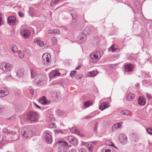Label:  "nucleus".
<instances>
[{
  "label": "nucleus",
  "mask_w": 152,
  "mask_h": 152,
  "mask_svg": "<svg viewBox=\"0 0 152 152\" xmlns=\"http://www.w3.org/2000/svg\"><path fill=\"white\" fill-rule=\"evenodd\" d=\"M30 93L32 95H33V93L34 92V90L32 89H29Z\"/></svg>",
  "instance_id": "53"
},
{
  "label": "nucleus",
  "mask_w": 152,
  "mask_h": 152,
  "mask_svg": "<svg viewBox=\"0 0 152 152\" xmlns=\"http://www.w3.org/2000/svg\"><path fill=\"white\" fill-rule=\"evenodd\" d=\"M90 29L88 27H85L83 29L82 33V34H83L87 35L90 32Z\"/></svg>",
  "instance_id": "28"
},
{
  "label": "nucleus",
  "mask_w": 152,
  "mask_h": 152,
  "mask_svg": "<svg viewBox=\"0 0 152 152\" xmlns=\"http://www.w3.org/2000/svg\"><path fill=\"white\" fill-rule=\"evenodd\" d=\"M105 143L107 145L116 148V147H115L114 146V145L113 144L111 140H106V141Z\"/></svg>",
  "instance_id": "32"
},
{
  "label": "nucleus",
  "mask_w": 152,
  "mask_h": 152,
  "mask_svg": "<svg viewBox=\"0 0 152 152\" xmlns=\"http://www.w3.org/2000/svg\"><path fill=\"white\" fill-rule=\"evenodd\" d=\"M51 44L52 45H56L57 43V39L55 37H53L51 39Z\"/></svg>",
  "instance_id": "35"
},
{
  "label": "nucleus",
  "mask_w": 152,
  "mask_h": 152,
  "mask_svg": "<svg viewBox=\"0 0 152 152\" xmlns=\"http://www.w3.org/2000/svg\"><path fill=\"white\" fill-rule=\"evenodd\" d=\"M35 105L38 108H39V109H40V107L37 104H36L35 103Z\"/></svg>",
  "instance_id": "57"
},
{
  "label": "nucleus",
  "mask_w": 152,
  "mask_h": 152,
  "mask_svg": "<svg viewBox=\"0 0 152 152\" xmlns=\"http://www.w3.org/2000/svg\"><path fill=\"white\" fill-rule=\"evenodd\" d=\"M121 113L123 115L126 116L130 115H131V113L129 111H122Z\"/></svg>",
  "instance_id": "31"
},
{
  "label": "nucleus",
  "mask_w": 152,
  "mask_h": 152,
  "mask_svg": "<svg viewBox=\"0 0 152 152\" xmlns=\"http://www.w3.org/2000/svg\"><path fill=\"white\" fill-rule=\"evenodd\" d=\"M146 96L147 98L148 99H150L151 98V95L148 93H146Z\"/></svg>",
  "instance_id": "50"
},
{
  "label": "nucleus",
  "mask_w": 152,
  "mask_h": 152,
  "mask_svg": "<svg viewBox=\"0 0 152 152\" xmlns=\"http://www.w3.org/2000/svg\"><path fill=\"white\" fill-rule=\"evenodd\" d=\"M76 73L77 71H71L70 74V75L71 77H73L76 74Z\"/></svg>",
  "instance_id": "43"
},
{
  "label": "nucleus",
  "mask_w": 152,
  "mask_h": 152,
  "mask_svg": "<svg viewBox=\"0 0 152 152\" xmlns=\"http://www.w3.org/2000/svg\"><path fill=\"white\" fill-rule=\"evenodd\" d=\"M58 143L60 146L59 150L60 152H66L68 148V145L67 142L65 141H59Z\"/></svg>",
  "instance_id": "3"
},
{
  "label": "nucleus",
  "mask_w": 152,
  "mask_h": 152,
  "mask_svg": "<svg viewBox=\"0 0 152 152\" xmlns=\"http://www.w3.org/2000/svg\"><path fill=\"white\" fill-rule=\"evenodd\" d=\"M37 44L40 47H42L44 45L43 42L39 40H38L37 41Z\"/></svg>",
  "instance_id": "36"
},
{
  "label": "nucleus",
  "mask_w": 152,
  "mask_h": 152,
  "mask_svg": "<svg viewBox=\"0 0 152 152\" xmlns=\"http://www.w3.org/2000/svg\"><path fill=\"white\" fill-rule=\"evenodd\" d=\"M16 21V18L14 16H10L8 17L7 19L8 23L11 25H15Z\"/></svg>",
  "instance_id": "10"
},
{
  "label": "nucleus",
  "mask_w": 152,
  "mask_h": 152,
  "mask_svg": "<svg viewBox=\"0 0 152 152\" xmlns=\"http://www.w3.org/2000/svg\"><path fill=\"white\" fill-rule=\"evenodd\" d=\"M135 97V95L132 93L128 94L126 96V99L128 101H132Z\"/></svg>",
  "instance_id": "25"
},
{
  "label": "nucleus",
  "mask_w": 152,
  "mask_h": 152,
  "mask_svg": "<svg viewBox=\"0 0 152 152\" xmlns=\"http://www.w3.org/2000/svg\"><path fill=\"white\" fill-rule=\"evenodd\" d=\"M81 65H79L75 69L76 70H78L81 67Z\"/></svg>",
  "instance_id": "54"
},
{
  "label": "nucleus",
  "mask_w": 152,
  "mask_h": 152,
  "mask_svg": "<svg viewBox=\"0 0 152 152\" xmlns=\"http://www.w3.org/2000/svg\"><path fill=\"white\" fill-rule=\"evenodd\" d=\"M38 114L33 111L28 112L25 117L26 120H27L29 122L33 123L36 121L38 119Z\"/></svg>",
  "instance_id": "1"
},
{
  "label": "nucleus",
  "mask_w": 152,
  "mask_h": 152,
  "mask_svg": "<svg viewBox=\"0 0 152 152\" xmlns=\"http://www.w3.org/2000/svg\"><path fill=\"white\" fill-rule=\"evenodd\" d=\"M24 52L23 51H21V52L19 54V57L21 58H23L24 57Z\"/></svg>",
  "instance_id": "39"
},
{
  "label": "nucleus",
  "mask_w": 152,
  "mask_h": 152,
  "mask_svg": "<svg viewBox=\"0 0 152 152\" xmlns=\"http://www.w3.org/2000/svg\"><path fill=\"white\" fill-rule=\"evenodd\" d=\"M92 101H87L84 103V105L82 107L83 109H85L86 108L89 107L92 104Z\"/></svg>",
  "instance_id": "23"
},
{
  "label": "nucleus",
  "mask_w": 152,
  "mask_h": 152,
  "mask_svg": "<svg viewBox=\"0 0 152 152\" xmlns=\"http://www.w3.org/2000/svg\"><path fill=\"white\" fill-rule=\"evenodd\" d=\"M1 15V14L0 13V26L4 23V21L2 20Z\"/></svg>",
  "instance_id": "44"
},
{
  "label": "nucleus",
  "mask_w": 152,
  "mask_h": 152,
  "mask_svg": "<svg viewBox=\"0 0 152 152\" xmlns=\"http://www.w3.org/2000/svg\"><path fill=\"white\" fill-rule=\"evenodd\" d=\"M39 102L43 105H48L50 103V100H48L46 97L43 96L39 99Z\"/></svg>",
  "instance_id": "14"
},
{
  "label": "nucleus",
  "mask_w": 152,
  "mask_h": 152,
  "mask_svg": "<svg viewBox=\"0 0 152 152\" xmlns=\"http://www.w3.org/2000/svg\"><path fill=\"white\" fill-rule=\"evenodd\" d=\"M59 115H61L64 114V112L61 110H58L56 112Z\"/></svg>",
  "instance_id": "40"
},
{
  "label": "nucleus",
  "mask_w": 152,
  "mask_h": 152,
  "mask_svg": "<svg viewBox=\"0 0 152 152\" xmlns=\"http://www.w3.org/2000/svg\"><path fill=\"white\" fill-rule=\"evenodd\" d=\"M122 122H121L119 123H117L113 125L112 128V131H115V129L117 128H121L122 127L121 125Z\"/></svg>",
  "instance_id": "21"
},
{
  "label": "nucleus",
  "mask_w": 152,
  "mask_h": 152,
  "mask_svg": "<svg viewBox=\"0 0 152 152\" xmlns=\"http://www.w3.org/2000/svg\"><path fill=\"white\" fill-rule=\"evenodd\" d=\"M97 72L96 70H94L88 72V76L90 77H94L97 74Z\"/></svg>",
  "instance_id": "26"
},
{
  "label": "nucleus",
  "mask_w": 152,
  "mask_h": 152,
  "mask_svg": "<svg viewBox=\"0 0 152 152\" xmlns=\"http://www.w3.org/2000/svg\"><path fill=\"white\" fill-rule=\"evenodd\" d=\"M24 72V71L23 69H20L17 71L16 74L18 77H21L23 76Z\"/></svg>",
  "instance_id": "22"
},
{
  "label": "nucleus",
  "mask_w": 152,
  "mask_h": 152,
  "mask_svg": "<svg viewBox=\"0 0 152 152\" xmlns=\"http://www.w3.org/2000/svg\"><path fill=\"white\" fill-rule=\"evenodd\" d=\"M119 141L123 144H125L127 141V139L126 134H120L118 137Z\"/></svg>",
  "instance_id": "8"
},
{
  "label": "nucleus",
  "mask_w": 152,
  "mask_h": 152,
  "mask_svg": "<svg viewBox=\"0 0 152 152\" xmlns=\"http://www.w3.org/2000/svg\"><path fill=\"white\" fill-rule=\"evenodd\" d=\"M18 15L20 17H24V13L20 12V11H19L18 12Z\"/></svg>",
  "instance_id": "45"
},
{
  "label": "nucleus",
  "mask_w": 152,
  "mask_h": 152,
  "mask_svg": "<svg viewBox=\"0 0 152 152\" xmlns=\"http://www.w3.org/2000/svg\"><path fill=\"white\" fill-rule=\"evenodd\" d=\"M8 90L6 88L0 89V97H3L7 96L9 94Z\"/></svg>",
  "instance_id": "13"
},
{
  "label": "nucleus",
  "mask_w": 152,
  "mask_h": 152,
  "mask_svg": "<svg viewBox=\"0 0 152 152\" xmlns=\"http://www.w3.org/2000/svg\"><path fill=\"white\" fill-rule=\"evenodd\" d=\"M91 118L90 116H86L84 118L85 119H89Z\"/></svg>",
  "instance_id": "56"
},
{
  "label": "nucleus",
  "mask_w": 152,
  "mask_h": 152,
  "mask_svg": "<svg viewBox=\"0 0 152 152\" xmlns=\"http://www.w3.org/2000/svg\"><path fill=\"white\" fill-rule=\"evenodd\" d=\"M21 134L22 137L23 138H30L32 136V133L30 130H28L26 128L21 129Z\"/></svg>",
  "instance_id": "4"
},
{
  "label": "nucleus",
  "mask_w": 152,
  "mask_h": 152,
  "mask_svg": "<svg viewBox=\"0 0 152 152\" xmlns=\"http://www.w3.org/2000/svg\"><path fill=\"white\" fill-rule=\"evenodd\" d=\"M146 131L148 134L152 135V129L151 128L147 129H146Z\"/></svg>",
  "instance_id": "42"
},
{
  "label": "nucleus",
  "mask_w": 152,
  "mask_h": 152,
  "mask_svg": "<svg viewBox=\"0 0 152 152\" xmlns=\"http://www.w3.org/2000/svg\"><path fill=\"white\" fill-rule=\"evenodd\" d=\"M8 134H12L14 135V136L15 137V138H14L13 137V139H14V140H16L18 138V136L16 134V132L14 131H11L9 132Z\"/></svg>",
  "instance_id": "30"
},
{
  "label": "nucleus",
  "mask_w": 152,
  "mask_h": 152,
  "mask_svg": "<svg viewBox=\"0 0 152 152\" xmlns=\"http://www.w3.org/2000/svg\"><path fill=\"white\" fill-rule=\"evenodd\" d=\"M31 78H34L37 83L39 84L41 83L43 81L41 75H40L37 74L34 70L32 69L31 71Z\"/></svg>",
  "instance_id": "5"
},
{
  "label": "nucleus",
  "mask_w": 152,
  "mask_h": 152,
  "mask_svg": "<svg viewBox=\"0 0 152 152\" xmlns=\"http://www.w3.org/2000/svg\"><path fill=\"white\" fill-rule=\"evenodd\" d=\"M10 48L12 51L14 53H16L18 51V48L17 47L14 45H12L10 46Z\"/></svg>",
  "instance_id": "27"
},
{
  "label": "nucleus",
  "mask_w": 152,
  "mask_h": 152,
  "mask_svg": "<svg viewBox=\"0 0 152 152\" xmlns=\"http://www.w3.org/2000/svg\"><path fill=\"white\" fill-rule=\"evenodd\" d=\"M109 106L110 105L108 102H104L100 104V105L99 107V109L101 110L102 111L104 109L108 108Z\"/></svg>",
  "instance_id": "19"
},
{
  "label": "nucleus",
  "mask_w": 152,
  "mask_h": 152,
  "mask_svg": "<svg viewBox=\"0 0 152 152\" xmlns=\"http://www.w3.org/2000/svg\"><path fill=\"white\" fill-rule=\"evenodd\" d=\"M20 33L25 38H28L30 35V33L29 31L27 29H22L20 31Z\"/></svg>",
  "instance_id": "11"
},
{
  "label": "nucleus",
  "mask_w": 152,
  "mask_h": 152,
  "mask_svg": "<svg viewBox=\"0 0 152 152\" xmlns=\"http://www.w3.org/2000/svg\"><path fill=\"white\" fill-rule=\"evenodd\" d=\"M94 145L92 144H88L87 145V147L89 151H92Z\"/></svg>",
  "instance_id": "33"
},
{
  "label": "nucleus",
  "mask_w": 152,
  "mask_h": 152,
  "mask_svg": "<svg viewBox=\"0 0 152 152\" xmlns=\"http://www.w3.org/2000/svg\"><path fill=\"white\" fill-rule=\"evenodd\" d=\"M69 152H77L76 150L74 149H72L69 151Z\"/></svg>",
  "instance_id": "55"
},
{
  "label": "nucleus",
  "mask_w": 152,
  "mask_h": 152,
  "mask_svg": "<svg viewBox=\"0 0 152 152\" xmlns=\"http://www.w3.org/2000/svg\"><path fill=\"white\" fill-rule=\"evenodd\" d=\"M51 56L48 53H44L42 56V62L44 64L45 66L49 65L50 63Z\"/></svg>",
  "instance_id": "7"
},
{
  "label": "nucleus",
  "mask_w": 152,
  "mask_h": 152,
  "mask_svg": "<svg viewBox=\"0 0 152 152\" xmlns=\"http://www.w3.org/2000/svg\"><path fill=\"white\" fill-rule=\"evenodd\" d=\"M78 41L79 43L83 44L85 42L86 39V36L83 34H80L78 37Z\"/></svg>",
  "instance_id": "16"
},
{
  "label": "nucleus",
  "mask_w": 152,
  "mask_h": 152,
  "mask_svg": "<svg viewBox=\"0 0 152 152\" xmlns=\"http://www.w3.org/2000/svg\"><path fill=\"white\" fill-rule=\"evenodd\" d=\"M134 68V66L132 64H126L124 66V72L130 73L132 72L133 71Z\"/></svg>",
  "instance_id": "9"
},
{
  "label": "nucleus",
  "mask_w": 152,
  "mask_h": 152,
  "mask_svg": "<svg viewBox=\"0 0 152 152\" xmlns=\"http://www.w3.org/2000/svg\"><path fill=\"white\" fill-rule=\"evenodd\" d=\"M146 102V99L142 96H140L138 99V104L142 106L144 105Z\"/></svg>",
  "instance_id": "18"
},
{
  "label": "nucleus",
  "mask_w": 152,
  "mask_h": 152,
  "mask_svg": "<svg viewBox=\"0 0 152 152\" xmlns=\"http://www.w3.org/2000/svg\"><path fill=\"white\" fill-rule=\"evenodd\" d=\"M100 53L98 51L93 53L90 56V61L91 62L94 63L97 61L100 58Z\"/></svg>",
  "instance_id": "6"
},
{
  "label": "nucleus",
  "mask_w": 152,
  "mask_h": 152,
  "mask_svg": "<svg viewBox=\"0 0 152 152\" xmlns=\"http://www.w3.org/2000/svg\"><path fill=\"white\" fill-rule=\"evenodd\" d=\"M70 131L72 133H75L77 134H79L80 133V132L79 131L74 128L71 129Z\"/></svg>",
  "instance_id": "34"
},
{
  "label": "nucleus",
  "mask_w": 152,
  "mask_h": 152,
  "mask_svg": "<svg viewBox=\"0 0 152 152\" xmlns=\"http://www.w3.org/2000/svg\"><path fill=\"white\" fill-rule=\"evenodd\" d=\"M61 0H51V2L50 3L51 5H53L57 4L58 2Z\"/></svg>",
  "instance_id": "37"
},
{
  "label": "nucleus",
  "mask_w": 152,
  "mask_h": 152,
  "mask_svg": "<svg viewBox=\"0 0 152 152\" xmlns=\"http://www.w3.org/2000/svg\"><path fill=\"white\" fill-rule=\"evenodd\" d=\"M12 65L6 62L0 63V69L4 72H10L12 69Z\"/></svg>",
  "instance_id": "2"
},
{
  "label": "nucleus",
  "mask_w": 152,
  "mask_h": 152,
  "mask_svg": "<svg viewBox=\"0 0 152 152\" xmlns=\"http://www.w3.org/2000/svg\"><path fill=\"white\" fill-rule=\"evenodd\" d=\"M109 51H111L113 52H118L119 50V49L117 48V46L115 45H113L109 49Z\"/></svg>",
  "instance_id": "20"
},
{
  "label": "nucleus",
  "mask_w": 152,
  "mask_h": 152,
  "mask_svg": "<svg viewBox=\"0 0 152 152\" xmlns=\"http://www.w3.org/2000/svg\"><path fill=\"white\" fill-rule=\"evenodd\" d=\"M79 152H87L86 150L84 148H80L79 150Z\"/></svg>",
  "instance_id": "49"
},
{
  "label": "nucleus",
  "mask_w": 152,
  "mask_h": 152,
  "mask_svg": "<svg viewBox=\"0 0 152 152\" xmlns=\"http://www.w3.org/2000/svg\"><path fill=\"white\" fill-rule=\"evenodd\" d=\"M16 118V116L15 115H13V116H12L11 117H10V118H9L8 119L9 120H15Z\"/></svg>",
  "instance_id": "47"
},
{
  "label": "nucleus",
  "mask_w": 152,
  "mask_h": 152,
  "mask_svg": "<svg viewBox=\"0 0 152 152\" xmlns=\"http://www.w3.org/2000/svg\"><path fill=\"white\" fill-rule=\"evenodd\" d=\"M3 131L4 132L8 134L9 131L7 129L4 128L3 129Z\"/></svg>",
  "instance_id": "48"
},
{
  "label": "nucleus",
  "mask_w": 152,
  "mask_h": 152,
  "mask_svg": "<svg viewBox=\"0 0 152 152\" xmlns=\"http://www.w3.org/2000/svg\"><path fill=\"white\" fill-rule=\"evenodd\" d=\"M52 152V151H50V152Z\"/></svg>",
  "instance_id": "60"
},
{
  "label": "nucleus",
  "mask_w": 152,
  "mask_h": 152,
  "mask_svg": "<svg viewBox=\"0 0 152 152\" xmlns=\"http://www.w3.org/2000/svg\"><path fill=\"white\" fill-rule=\"evenodd\" d=\"M55 132L56 134H63V132L62 130L57 129L55 131Z\"/></svg>",
  "instance_id": "41"
},
{
  "label": "nucleus",
  "mask_w": 152,
  "mask_h": 152,
  "mask_svg": "<svg viewBox=\"0 0 152 152\" xmlns=\"http://www.w3.org/2000/svg\"><path fill=\"white\" fill-rule=\"evenodd\" d=\"M45 138L48 144L51 143L53 141L51 135L48 132H46L44 134Z\"/></svg>",
  "instance_id": "12"
},
{
  "label": "nucleus",
  "mask_w": 152,
  "mask_h": 152,
  "mask_svg": "<svg viewBox=\"0 0 152 152\" xmlns=\"http://www.w3.org/2000/svg\"><path fill=\"white\" fill-rule=\"evenodd\" d=\"M101 152H111V150L109 149H106L105 150H103Z\"/></svg>",
  "instance_id": "46"
},
{
  "label": "nucleus",
  "mask_w": 152,
  "mask_h": 152,
  "mask_svg": "<svg viewBox=\"0 0 152 152\" xmlns=\"http://www.w3.org/2000/svg\"><path fill=\"white\" fill-rule=\"evenodd\" d=\"M33 9L32 8H30L29 10V13L30 15H31L32 13Z\"/></svg>",
  "instance_id": "51"
},
{
  "label": "nucleus",
  "mask_w": 152,
  "mask_h": 152,
  "mask_svg": "<svg viewBox=\"0 0 152 152\" xmlns=\"http://www.w3.org/2000/svg\"><path fill=\"white\" fill-rule=\"evenodd\" d=\"M70 14L72 16L73 19H75L77 17V14L75 12V11L73 10H70Z\"/></svg>",
  "instance_id": "29"
},
{
  "label": "nucleus",
  "mask_w": 152,
  "mask_h": 152,
  "mask_svg": "<svg viewBox=\"0 0 152 152\" xmlns=\"http://www.w3.org/2000/svg\"><path fill=\"white\" fill-rule=\"evenodd\" d=\"M60 73L57 70L52 71L49 73V75L50 78H53L56 76H59L60 75Z\"/></svg>",
  "instance_id": "17"
},
{
  "label": "nucleus",
  "mask_w": 152,
  "mask_h": 152,
  "mask_svg": "<svg viewBox=\"0 0 152 152\" xmlns=\"http://www.w3.org/2000/svg\"><path fill=\"white\" fill-rule=\"evenodd\" d=\"M48 34H58L60 33V31L58 29H52L49 30L48 31Z\"/></svg>",
  "instance_id": "24"
},
{
  "label": "nucleus",
  "mask_w": 152,
  "mask_h": 152,
  "mask_svg": "<svg viewBox=\"0 0 152 152\" xmlns=\"http://www.w3.org/2000/svg\"><path fill=\"white\" fill-rule=\"evenodd\" d=\"M98 124L97 123H96L95 124V128L94 129V130L96 131L97 128L98 127Z\"/></svg>",
  "instance_id": "52"
},
{
  "label": "nucleus",
  "mask_w": 152,
  "mask_h": 152,
  "mask_svg": "<svg viewBox=\"0 0 152 152\" xmlns=\"http://www.w3.org/2000/svg\"><path fill=\"white\" fill-rule=\"evenodd\" d=\"M68 141L71 144L74 145L77 144V141L76 139L72 136H69L68 137Z\"/></svg>",
  "instance_id": "15"
},
{
  "label": "nucleus",
  "mask_w": 152,
  "mask_h": 152,
  "mask_svg": "<svg viewBox=\"0 0 152 152\" xmlns=\"http://www.w3.org/2000/svg\"><path fill=\"white\" fill-rule=\"evenodd\" d=\"M28 52V50H27V52Z\"/></svg>",
  "instance_id": "59"
},
{
  "label": "nucleus",
  "mask_w": 152,
  "mask_h": 152,
  "mask_svg": "<svg viewBox=\"0 0 152 152\" xmlns=\"http://www.w3.org/2000/svg\"><path fill=\"white\" fill-rule=\"evenodd\" d=\"M80 78H81V77H80L77 76V77H76V79L78 80V79H80Z\"/></svg>",
  "instance_id": "58"
},
{
  "label": "nucleus",
  "mask_w": 152,
  "mask_h": 152,
  "mask_svg": "<svg viewBox=\"0 0 152 152\" xmlns=\"http://www.w3.org/2000/svg\"><path fill=\"white\" fill-rule=\"evenodd\" d=\"M4 107L1 105H0V114L2 113L4 111Z\"/></svg>",
  "instance_id": "38"
}]
</instances>
